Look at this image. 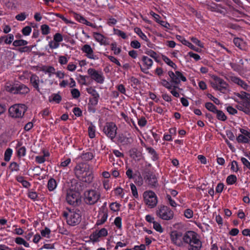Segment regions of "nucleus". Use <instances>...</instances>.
I'll list each match as a JSON object with an SVG mask.
<instances>
[{
    "mask_svg": "<svg viewBox=\"0 0 250 250\" xmlns=\"http://www.w3.org/2000/svg\"><path fill=\"white\" fill-rule=\"evenodd\" d=\"M96 126L91 123L88 127V136L90 138L93 139L95 137Z\"/></svg>",
    "mask_w": 250,
    "mask_h": 250,
    "instance_id": "nucleus-30",
    "label": "nucleus"
},
{
    "mask_svg": "<svg viewBox=\"0 0 250 250\" xmlns=\"http://www.w3.org/2000/svg\"><path fill=\"white\" fill-rule=\"evenodd\" d=\"M157 216L160 219L169 221L174 218V212L167 206L160 205L156 212Z\"/></svg>",
    "mask_w": 250,
    "mask_h": 250,
    "instance_id": "nucleus-5",
    "label": "nucleus"
},
{
    "mask_svg": "<svg viewBox=\"0 0 250 250\" xmlns=\"http://www.w3.org/2000/svg\"><path fill=\"white\" fill-rule=\"evenodd\" d=\"M62 97L59 94L54 93L52 94L49 97V101L50 103L55 104H59L62 101Z\"/></svg>",
    "mask_w": 250,
    "mask_h": 250,
    "instance_id": "nucleus-28",
    "label": "nucleus"
},
{
    "mask_svg": "<svg viewBox=\"0 0 250 250\" xmlns=\"http://www.w3.org/2000/svg\"><path fill=\"white\" fill-rule=\"evenodd\" d=\"M101 198V193L95 189H89L84 191L83 194V201L87 205L96 204Z\"/></svg>",
    "mask_w": 250,
    "mask_h": 250,
    "instance_id": "nucleus-3",
    "label": "nucleus"
},
{
    "mask_svg": "<svg viewBox=\"0 0 250 250\" xmlns=\"http://www.w3.org/2000/svg\"><path fill=\"white\" fill-rule=\"evenodd\" d=\"M13 153V150L10 148H8L6 149L4 152V159L6 162H8L10 161L11 156Z\"/></svg>",
    "mask_w": 250,
    "mask_h": 250,
    "instance_id": "nucleus-45",
    "label": "nucleus"
},
{
    "mask_svg": "<svg viewBox=\"0 0 250 250\" xmlns=\"http://www.w3.org/2000/svg\"><path fill=\"white\" fill-rule=\"evenodd\" d=\"M236 140L239 143L249 144L250 143V140L248 139V138H247L242 134H239L236 138Z\"/></svg>",
    "mask_w": 250,
    "mask_h": 250,
    "instance_id": "nucleus-37",
    "label": "nucleus"
},
{
    "mask_svg": "<svg viewBox=\"0 0 250 250\" xmlns=\"http://www.w3.org/2000/svg\"><path fill=\"white\" fill-rule=\"evenodd\" d=\"M64 216L66 217L67 223L70 226H76L81 221V212L78 209H70L68 213H64Z\"/></svg>",
    "mask_w": 250,
    "mask_h": 250,
    "instance_id": "nucleus-4",
    "label": "nucleus"
},
{
    "mask_svg": "<svg viewBox=\"0 0 250 250\" xmlns=\"http://www.w3.org/2000/svg\"><path fill=\"white\" fill-rule=\"evenodd\" d=\"M114 33L117 36L121 37L123 39H126L127 38V36L126 33L123 31L119 29H114Z\"/></svg>",
    "mask_w": 250,
    "mask_h": 250,
    "instance_id": "nucleus-51",
    "label": "nucleus"
},
{
    "mask_svg": "<svg viewBox=\"0 0 250 250\" xmlns=\"http://www.w3.org/2000/svg\"><path fill=\"white\" fill-rule=\"evenodd\" d=\"M184 214L185 217L188 219H190L193 217V212L191 209L187 208L185 210Z\"/></svg>",
    "mask_w": 250,
    "mask_h": 250,
    "instance_id": "nucleus-55",
    "label": "nucleus"
},
{
    "mask_svg": "<svg viewBox=\"0 0 250 250\" xmlns=\"http://www.w3.org/2000/svg\"><path fill=\"white\" fill-rule=\"evenodd\" d=\"M145 147L147 152L151 155V159L153 161H156L159 159V155L153 148L147 146H145Z\"/></svg>",
    "mask_w": 250,
    "mask_h": 250,
    "instance_id": "nucleus-25",
    "label": "nucleus"
},
{
    "mask_svg": "<svg viewBox=\"0 0 250 250\" xmlns=\"http://www.w3.org/2000/svg\"><path fill=\"white\" fill-rule=\"evenodd\" d=\"M84 188L85 186L83 183L76 182V183L72 184L69 189L81 194V192L82 191Z\"/></svg>",
    "mask_w": 250,
    "mask_h": 250,
    "instance_id": "nucleus-24",
    "label": "nucleus"
},
{
    "mask_svg": "<svg viewBox=\"0 0 250 250\" xmlns=\"http://www.w3.org/2000/svg\"><path fill=\"white\" fill-rule=\"evenodd\" d=\"M134 179V182L138 186H142L143 184V180L141 175L139 174L138 175L135 176V178H133Z\"/></svg>",
    "mask_w": 250,
    "mask_h": 250,
    "instance_id": "nucleus-54",
    "label": "nucleus"
},
{
    "mask_svg": "<svg viewBox=\"0 0 250 250\" xmlns=\"http://www.w3.org/2000/svg\"><path fill=\"white\" fill-rule=\"evenodd\" d=\"M168 75L169 78H170L171 84H173L172 88L170 89V93L173 96L178 98L180 96V94L176 90L180 89L179 87V84L180 83L181 81L184 82H186L187 80V78L183 75L182 73L179 71H176L175 73L172 71H169L168 72Z\"/></svg>",
    "mask_w": 250,
    "mask_h": 250,
    "instance_id": "nucleus-2",
    "label": "nucleus"
},
{
    "mask_svg": "<svg viewBox=\"0 0 250 250\" xmlns=\"http://www.w3.org/2000/svg\"><path fill=\"white\" fill-rule=\"evenodd\" d=\"M74 172L76 177L83 182L91 184L93 181V173L89 171V168L84 164H77L74 168Z\"/></svg>",
    "mask_w": 250,
    "mask_h": 250,
    "instance_id": "nucleus-1",
    "label": "nucleus"
},
{
    "mask_svg": "<svg viewBox=\"0 0 250 250\" xmlns=\"http://www.w3.org/2000/svg\"><path fill=\"white\" fill-rule=\"evenodd\" d=\"M45 156H47V154L44 152L43 156H37L35 157V161L38 164H42L45 161L44 158Z\"/></svg>",
    "mask_w": 250,
    "mask_h": 250,
    "instance_id": "nucleus-62",
    "label": "nucleus"
},
{
    "mask_svg": "<svg viewBox=\"0 0 250 250\" xmlns=\"http://www.w3.org/2000/svg\"><path fill=\"white\" fill-rule=\"evenodd\" d=\"M118 140L123 146L129 145L133 142V138L132 137H127L123 134L119 135Z\"/></svg>",
    "mask_w": 250,
    "mask_h": 250,
    "instance_id": "nucleus-22",
    "label": "nucleus"
},
{
    "mask_svg": "<svg viewBox=\"0 0 250 250\" xmlns=\"http://www.w3.org/2000/svg\"><path fill=\"white\" fill-rule=\"evenodd\" d=\"M134 32L144 41L148 42L146 36L142 32L140 28L136 27L134 29Z\"/></svg>",
    "mask_w": 250,
    "mask_h": 250,
    "instance_id": "nucleus-35",
    "label": "nucleus"
},
{
    "mask_svg": "<svg viewBox=\"0 0 250 250\" xmlns=\"http://www.w3.org/2000/svg\"><path fill=\"white\" fill-rule=\"evenodd\" d=\"M114 223L119 229H121L122 226V218L120 217H117L114 220Z\"/></svg>",
    "mask_w": 250,
    "mask_h": 250,
    "instance_id": "nucleus-63",
    "label": "nucleus"
},
{
    "mask_svg": "<svg viewBox=\"0 0 250 250\" xmlns=\"http://www.w3.org/2000/svg\"><path fill=\"white\" fill-rule=\"evenodd\" d=\"M190 40L191 42L196 45H198L201 48H204V43L201 42L200 40H199L197 38L192 37L190 38Z\"/></svg>",
    "mask_w": 250,
    "mask_h": 250,
    "instance_id": "nucleus-59",
    "label": "nucleus"
},
{
    "mask_svg": "<svg viewBox=\"0 0 250 250\" xmlns=\"http://www.w3.org/2000/svg\"><path fill=\"white\" fill-rule=\"evenodd\" d=\"M83 53H85V56L90 59L97 60L98 57L95 55L91 46L89 44H84L81 48Z\"/></svg>",
    "mask_w": 250,
    "mask_h": 250,
    "instance_id": "nucleus-18",
    "label": "nucleus"
},
{
    "mask_svg": "<svg viewBox=\"0 0 250 250\" xmlns=\"http://www.w3.org/2000/svg\"><path fill=\"white\" fill-rule=\"evenodd\" d=\"M162 60L166 63H167L168 65L171 67L175 70H176L177 68V65L167 56L163 55Z\"/></svg>",
    "mask_w": 250,
    "mask_h": 250,
    "instance_id": "nucleus-29",
    "label": "nucleus"
},
{
    "mask_svg": "<svg viewBox=\"0 0 250 250\" xmlns=\"http://www.w3.org/2000/svg\"><path fill=\"white\" fill-rule=\"evenodd\" d=\"M5 89L7 91L11 93L20 95H25L30 91L29 88L26 85L21 83L7 85Z\"/></svg>",
    "mask_w": 250,
    "mask_h": 250,
    "instance_id": "nucleus-7",
    "label": "nucleus"
},
{
    "mask_svg": "<svg viewBox=\"0 0 250 250\" xmlns=\"http://www.w3.org/2000/svg\"><path fill=\"white\" fill-rule=\"evenodd\" d=\"M94 158L93 154L92 152H86L83 155V159L85 161L91 160Z\"/></svg>",
    "mask_w": 250,
    "mask_h": 250,
    "instance_id": "nucleus-56",
    "label": "nucleus"
},
{
    "mask_svg": "<svg viewBox=\"0 0 250 250\" xmlns=\"http://www.w3.org/2000/svg\"><path fill=\"white\" fill-rule=\"evenodd\" d=\"M110 46L111 50L113 51L114 55H118L121 52V47H117V44L116 42L111 43Z\"/></svg>",
    "mask_w": 250,
    "mask_h": 250,
    "instance_id": "nucleus-38",
    "label": "nucleus"
},
{
    "mask_svg": "<svg viewBox=\"0 0 250 250\" xmlns=\"http://www.w3.org/2000/svg\"><path fill=\"white\" fill-rule=\"evenodd\" d=\"M64 76V74L63 72H62L61 71H58L57 72H56L55 74H54L53 75L52 79H49V81L51 84H52L54 83L57 84V81H56L55 79L57 78L59 79H62L63 78Z\"/></svg>",
    "mask_w": 250,
    "mask_h": 250,
    "instance_id": "nucleus-27",
    "label": "nucleus"
},
{
    "mask_svg": "<svg viewBox=\"0 0 250 250\" xmlns=\"http://www.w3.org/2000/svg\"><path fill=\"white\" fill-rule=\"evenodd\" d=\"M93 38L99 43L102 45H107L109 44L108 39L107 37L98 32H93Z\"/></svg>",
    "mask_w": 250,
    "mask_h": 250,
    "instance_id": "nucleus-20",
    "label": "nucleus"
},
{
    "mask_svg": "<svg viewBox=\"0 0 250 250\" xmlns=\"http://www.w3.org/2000/svg\"><path fill=\"white\" fill-rule=\"evenodd\" d=\"M53 40L59 43L62 41L63 36L61 33H57L54 35Z\"/></svg>",
    "mask_w": 250,
    "mask_h": 250,
    "instance_id": "nucleus-60",
    "label": "nucleus"
},
{
    "mask_svg": "<svg viewBox=\"0 0 250 250\" xmlns=\"http://www.w3.org/2000/svg\"><path fill=\"white\" fill-rule=\"evenodd\" d=\"M183 234L181 231L173 230L170 233V239L171 243L175 246L181 247L183 246Z\"/></svg>",
    "mask_w": 250,
    "mask_h": 250,
    "instance_id": "nucleus-15",
    "label": "nucleus"
},
{
    "mask_svg": "<svg viewBox=\"0 0 250 250\" xmlns=\"http://www.w3.org/2000/svg\"><path fill=\"white\" fill-rule=\"evenodd\" d=\"M16 150L17 156L19 158L24 157L26 154V148L25 146L18 148Z\"/></svg>",
    "mask_w": 250,
    "mask_h": 250,
    "instance_id": "nucleus-36",
    "label": "nucleus"
},
{
    "mask_svg": "<svg viewBox=\"0 0 250 250\" xmlns=\"http://www.w3.org/2000/svg\"><path fill=\"white\" fill-rule=\"evenodd\" d=\"M181 42L185 45L188 46L191 49L199 52H200V49L194 46L191 42L186 40L185 39H182V40L181 41Z\"/></svg>",
    "mask_w": 250,
    "mask_h": 250,
    "instance_id": "nucleus-31",
    "label": "nucleus"
},
{
    "mask_svg": "<svg viewBox=\"0 0 250 250\" xmlns=\"http://www.w3.org/2000/svg\"><path fill=\"white\" fill-rule=\"evenodd\" d=\"M161 84L168 90L171 89L173 85V84H171L170 80L168 82L166 79H162L161 80Z\"/></svg>",
    "mask_w": 250,
    "mask_h": 250,
    "instance_id": "nucleus-44",
    "label": "nucleus"
},
{
    "mask_svg": "<svg viewBox=\"0 0 250 250\" xmlns=\"http://www.w3.org/2000/svg\"><path fill=\"white\" fill-rule=\"evenodd\" d=\"M213 82L211 83L213 89L220 91L221 92L225 93L228 86V84L222 78L216 76L212 77Z\"/></svg>",
    "mask_w": 250,
    "mask_h": 250,
    "instance_id": "nucleus-11",
    "label": "nucleus"
},
{
    "mask_svg": "<svg viewBox=\"0 0 250 250\" xmlns=\"http://www.w3.org/2000/svg\"><path fill=\"white\" fill-rule=\"evenodd\" d=\"M27 110V107L24 104H15L9 109L10 115L14 118H22Z\"/></svg>",
    "mask_w": 250,
    "mask_h": 250,
    "instance_id": "nucleus-8",
    "label": "nucleus"
},
{
    "mask_svg": "<svg viewBox=\"0 0 250 250\" xmlns=\"http://www.w3.org/2000/svg\"><path fill=\"white\" fill-rule=\"evenodd\" d=\"M87 92L88 94H91L93 97H100V95L98 92L92 87H89L87 88Z\"/></svg>",
    "mask_w": 250,
    "mask_h": 250,
    "instance_id": "nucleus-57",
    "label": "nucleus"
},
{
    "mask_svg": "<svg viewBox=\"0 0 250 250\" xmlns=\"http://www.w3.org/2000/svg\"><path fill=\"white\" fill-rule=\"evenodd\" d=\"M236 96L243 100L250 101V94L246 92H242L240 93H237Z\"/></svg>",
    "mask_w": 250,
    "mask_h": 250,
    "instance_id": "nucleus-43",
    "label": "nucleus"
},
{
    "mask_svg": "<svg viewBox=\"0 0 250 250\" xmlns=\"http://www.w3.org/2000/svg\"><path fill=\"white\" fill-rule=\"evenodd\" d=\"M65 199L68 204L73 207L79 206L82 201L80 193L69 188L67 190Z\"/></svg>",
    "mask_w": 250,
    "mask_h": 250,
    "instance_id": "nucleus-9",
    "label": "nucleus"
},
{
    "mask_svg": "<svg viewBox=\"0 0 250 250\" xmlns=\"http://www.w3.org/2000/svg\"><path fill=\"white\" fill-rule=\"evenodd\" d=\"M30 82L33 87L36 88L41 94L45 92L46 88H44V84L42 82L39 83V78L35 75H32L30 78Z\"/></svg>",
    "mask_w": 250,
    "mask_h": 250,
    "instance_id": "nucleus-17",
    "label": "nucleus"
},
{
    "mask_svg": "<svg viewBox=\"0 0 250 250\" xmlns=\"http://www.w3.org/2000/svg\"><path fill=\"white\" fill-rule=\"evenodd\" d=\"M4 38L5 44H10L14 42V36L12 34H8L7 35H4Z\"/></svg>",
    "mask_w": 250,
    "mask_h": 250,
    "instance_id": "nucleus-49",
    "label": "nucleus"
},
{
    "mask_svg": "<svg viewBox=\"0 0 250 250\" xmlns=\"http://www.w3.org/2000/svg\"><path fill=\"white\" fill-rule=\"evenodd\" d=\"M99 238L100 236L97 231L94 232L90 235V240L94 242L98 241Z\"/></svg>",
    "mask_w": 250,
    "mask_h": 250,
    "instance_id": "nucleus-64",
    "label": "nucleus"
},
{
    "mask_svg": "<svg viewBox=\"0 0 250 250\" xmlns=\"http://www.w3.org/2000/svg\"><path fill=\"white\" fill-rule=\"evenodd\" d=\"M71 160L70 158L64 157L61 159L60 167H65L70 164Z\"/></svg>",
    "mask_w": 250,
    "mask_h": 250,
    "instance_id": "nucleus-40",
    "label": "nucleus"
},
{
    "mask_svg": "<svg viewBox=\"0 0 250 250\" xmlns=\"http://www.w3.org/2000/svg\"><path fill=\"white\" fill-rule=\"evenodd\" d=\"M192 234V231L191 230L187 231L183 234L182 237L183 246L184 245V244H188L190 239L193 238Z\"/></svg>",
    "mask_w": 250,
    "mask_h": 250,
    "instance_id": "nucleus-26",
    "label": "nucleus"
},
{
    "mask_svg": "<svg viewBox=\"0 0 250 250\" xmlns=\"http://www.w3.org/2000/svg\"><path fill=\"white\" fill-rule=\"evenodd\" d=\"M9 168L12 171H18L20 170V166L17 163L13 162L10 164L9 166Z\"/></svg>",
    "mask_w": 250,
    "mask_h": 250,
    "instance_id": "nucleus-58",
    "label": "nucleus"
},
{
    "mask_svg": "<svg viewBox=\"0 0 250 250\" xmlns=\"http://www.w3.org/2000/svg\"><path fill=\"white\" fill-rule=\"evenodd\" d=\"M146 54L147 55H148L150 57H152L157 62V59L158 58V55H157V54L156 53V52H155L154 51H153L152 50L150 49L149 50H147L146 52Z\"/></svg>",
    "mask_w": 250,
    "mask_h": 250,
    "instance_id": "nucleus-53",
    "label": "nucleus"
},
{
    "mask_svg": "<svg viewBox=\"0 0 250 250\" xmlns=\"http://www.w3.org/2000/svg\"><path fill=\"white\" fill-rule=\"evenodd\" d=\"M28 44V42L24 40H17L13 42V45L15 47L25 46Z\"/></svg>",
    "mask_w": 250,
    "mask_h": 250,
    "instance_id": "nucleus-42",
    "label": "nucleus"
},
{
    "mask_svg": "<svg viewBox=\"0 0 250 250\" xmlns=\"http://www.w3.org/2000/svg\"><path fill=\"white\" fill-rule=\"evenodd\" d=\"M233 42L236 46L241 49H242L244 42L241 39L239 38H234Z\"/></svg>",
    "mask_w": 250,
    "mask_h": 250,
    "instance_id": "nucleus-48",
    "label": "nucleus"
},
{
    "mask_svg": "<svg viewBox=\"0 0 250 250\" xmlns=\"http://www.w3.org/2000/svg\"><path fill=\"white\" fill-rule=\"evenodd\" d=\"M153 229L159 232V233H162L164 231V229H163L162 226L161 224L155 221L153 222Z\"/></svg>",
    "mask_w": 250,
    "mask_h": 250,
    "instance_id": "nucleus-52",
    "label": "nucleus"
},
{
    "mask_svg": "<svg viewBox=\"0 0 250 250\" xmlns=\"http://www.w3.org/2000/svg\"><path fill=\"white\" fill-rule=\"evenodd\" d=\"M28 15H26L25 13H21L16 16V19L19 21H23L25 20Z\"/></svg>",
    "mask_w": 250,
    "mask_h": 250,
    "instance_id": "nucleus-61",
    "label": "nucleus"
},
{
    "mask_svg": "<svg viewBox=\"0 0 250 250\" xmlns=\"http://www.w3.org/2000/svg\"><path fill=\"white\" fill-rule=\"evenodd\" d=\"M206 6V8L211 12L219 13H221L222 12L221 9L223 8V7L220 4H217L213 2L207 1Z\"/></svg>",
    "mask_w": 250,
    "mask_h": 250,
    "instance_id": "nucleus-19",
    "label": "nucleus"
},
{
    "mask_svg": "<svg viewBox=\"0 0 250 250\" xmlns=\"http://www.w3.org/2000/svg\"><path fill=\"white\" fill-rule=\"evenodd\" d=\"M205 107L209 111L214 113L217 110V107L214 105L212 103L207 102L205 104Z\"/></svg>",
    "mask_w": 250,
    "mask_h": 250,
    "instance_id": "nucleus-41",
    "label": "nucleus"
},
{
    "mask_svg": "<svg viewBox=\"0 0 250 250\" xmlns=\"http://www.w3.org/2000/svg\"><path fill=\"white\" fill-rule=\"evenodd\" d=\"M167 203L173 208H176L178 205L174 200H173L171 195L167 194L166 197Z\"/></svg>",
    "mask_w": 250,
    "mask_h": 250,
    "instance_id": "nucleus-39",
    "label": "nucleus"
},
{
    "mask_svg": "<svg viewBox=\"0 0 250 250\" xmlns=\"http://www.w3.org/2000/svg\"><path fill=\"white\" fill-rule=\"evenodd\" d=\"M108 212L99 211L97 216L98 219L96 221V225L100 226L104 224L106 222Z\"/></svg>",
    "mask_w": 250,
    "mask_h": 250,
    "instance_id": "nucleus-23",
    "label": "nucleus"
},
{
    "mask_svg": "<svg viewBox=\"0 0 250 250\" xmlns=\"http://www.w3.org/2000/svg\"><path fill=\"white\" fill-rule=\"evenodd\" d=\"M193 238L190 239L188 241V250H201L202 244L200 240L198 238V234L196 232L192 231Z\"/></svg>",
    "mask_w": 250,
    "mask_h": 250,
    "instance_id": "nucleus-13",
    "label": "nucleus"
},
{
    "mask_svg": "<svg viewBox=\"0 0 250 250\" xmlns=\"http://www.w3.org/2000/svg\"><path fill=\"white\" fill-rule=\"evenodd\" d=\"M145 204L150 208L155 207L158 203V197L155 193L150 190L145 191L143 194Z\"/></svg>",
    "mask_w": 250,
    "mask_h": 250,
    "instance_id": "nucleus-6",
    "label": "nucleus"
},
{
    "mask_svg": "<svg viewBox=\"0 0 250 250\" xmlns=\"http://www.w3.org/2000/svg\"><path fill=\"white\" fill-rule=\"evenodd\" d=\"M230 80L233 83L237 84L243 89L247 90L249 88V85L243 80L239 77L230 76H229Z\"/></svg>",
    "mask_w": 250,
    "mask_h": 250,
    "instance_id": "nucleus-21",
    "label": "nucleus"
},
{
    "mask_svg": "<svg viewBox=\"0 0 250 250\" xmlns=\"http://www.w3.org/2000/svg\"><path fill=\"white\" fill-rule=\"evenodd\" d=\"M214 114L216 115L217 119L220 121H225L227 119V116L222 110L217 109Z\"/></svg>",
    "mask_w": 250,
    "mask_h": 250,
    "instance_id": "nucleus-32",
    "label": "nucleus"
},
{
    "mask_svg": "<svg viewBox=\"0 0 250 250\" xmlns=\"http://www.w3.org/2000/svg\"><path fill=\"white\" fill-rule=\"evenodd\" d=\"M117 125L112 122L106 123L103 129L104 133L112 141L117 135Z\"/></svg>",
    "mask_w": 250,
    "mask_h": 250,
    "instance_id": "nucleus-10",
    "label": "nucleus"
},
{
    "mask_svg": "<svg viewBox=\"0 0 250 250\" xmlns=\"http://www.w3.org/2000/svg\"><path fill=\"white\" fill-rule=\"evenodd\" d=\"M121 206V205L119 203L113 202L110 204L109 208L111 210L116 212L120 210Z\"/></svg>",
    "mask_w": 250,
    "mask_h": 250,
    "instance_id": "nucleus-46",
    "label": "nucleus"
},
{
    "mask_svg": "<svg viewBox=\"0 0 250 250\" xmlns=\"http://www.w3.org/2000/svg\"><path fill=\"white\" fill-rule=\"evenodd\" d=\"M87 73L91 79L96 83L100 84H103L104 83V77L102 71L89 68L87 70Z\"/></svg>",
    "mask_w": 250,
    "mask_h": 250,
    "instance_id": "nucleus-12",
    "label": "nucleus"
},
{
    "mask_svg": "<svg viewBox=\"0 0 250 250\" xmlns=\"http://www.w3.org/2000/svg\"><path fill=\"white\" fill-rule=\"evenodd\" d=\"M130 186L132 195L135 198L138 199L139 195L136 187L133 183L130 184Z\"/></svg>",
    "mask_w": 250,
    "mask_h": 250,
    "instance_id": "nucleus-50",
    "label": "nucleus"
},
{
    "mask_svg": "<svg viewBox=\"0 0 250 250\" xmlns=\"http://www.w3.org/2000/svg\"><path fill=\"white\" fill-rule=\"evenodd\" d=\"M143 64L141 65L140 63L138 62V64L140 66L141 70L145 74H149V69H150L153 63L152 59L146 56H143L141 59Z\"/></svg>",
    "mask_w": 250,
    "mask_h": 250,
    "instance_id": "nucleus-16",
    "label": "nucleus"
},
{
    "mask_svg": "<svg viewBox=\"0 0 250 250\" xmlns=\"http://www.w3.org/2000/svg\"><path fill=\"white\" fill-rule=\"evenodd\" d=\"M57 186L56 181L53 178H50L48 181V189L49 191H53L56 188Z\"/></svg>",
    "mask_w": 250,
    "mask_h": 250,
    "instance_id": "nucleus-34",
    "label": "nucleus"
},
{
    "mask_svg": "<svg viewBox=\"0 0 250 250\" xmlns=\"http://www.w3.org/2000/svg\"><path fill=\"white\" fill-rule=\"evenodd\" d=\"M145 179L147 181L148 186L152 188H156L159 187L157 175L150 171L146 172Z\"/></svg>",
    "mask_w": 250,
    "mask_h": 250,
    "instance_id": "nucleus-14",
    "label": "nucleus"
},
{
    "mask_svg": "<svg viewBox=\"0 0 250 250\" xmlns=\"http://www.w3.org/2000/svg\"><path fill=\"white\" fill-rule=\"evenodd\" d=\"M237 177L234 174L229 175L226 179V183L228 185H232L237 182Z\"/></svg>",
    "mask_w": 250,
    "mask_h": 250,
    "instance_id": "nucleus-33",
    "label": "nucleus"
},
{
    "mask_svg": "<svg viewBox=\"0 0 250 250\" xmlns=\"http://www.w3.org/2000/svg\"><path fill=\"white\" fill-rule=\"evenodd\" d=\"M230 170L234 172H237L240 170V168L237 161L233 160L231 162Z\"/></svg>",
    "mask_w": 250,
    "mask_h": 250,
    "instance_id": "nucleus-47",
    "label": "nucleus"
}]
</instances>
